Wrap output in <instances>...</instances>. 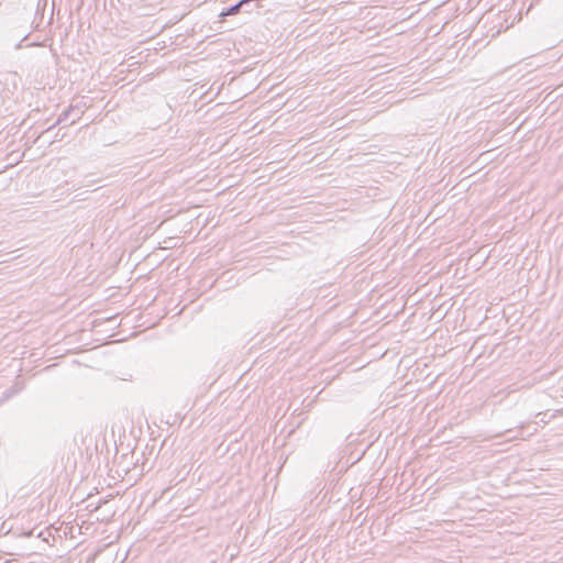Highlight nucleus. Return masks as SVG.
<instances>
[{
    "label": "nucleus",
    "instance_id": "3",
    "mask_svg": "<svg viewBox=\"0 0 563 563\" xmlns=\"http://www.w3.org/2000/svg\"><path fill=\"white\" fill-rule=\"evenodd\" d=\"M29 35H25L23 37V40L21 42H19L16 45H15V49H20L22 47V42L25 41Z\"/></svg>",
    "mask_w": 563,
    "mask_h": 563
},
{
    "label": "nucleus",
    "instance_id": "2",
    "mask_svg": "<svg viewBox=\"0 0 563 563\" xmlns=\"http://www.w3.org/2000/svg\"><path fill=\"white\" fill-rule=\"evenodd\" d=\"M252 0H241L239 1L238 3L231 5L230 8H228L227 10L222 11L221 12V16H228V15H234V14H238L241 9L249 4Z\"/></svg>",
    "mask_w": 563,
    "mask_h": 563
},
{
    "label": "nucleus",
    "instance_id": "1",
    "mask_svg": "<svg viewBox=\"0 0 563 563\" xmlns=\"http://www.w3.org/2000/svg\"><path fill=\"white\" fill-rule=\"evenodd\" d=\"M84 111L78 106H70L67 110H65L57 119L56 123L48 128L47 131L52 130L55 125L64 123L70 119L69 124H74L77 120H79L82 115Z\"/></svg>",
    "mask_w": 563,
    "mask_h": 563
}]
</instances>
